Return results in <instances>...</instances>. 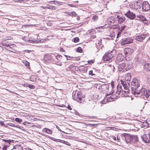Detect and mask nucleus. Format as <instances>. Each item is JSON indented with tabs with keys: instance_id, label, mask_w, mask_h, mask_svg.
Masks as SVG:
<instances>
[{
	"instance_id": "nucleus-1",
	"label": "nucleus",
	"mask_w": 150,
	"mask_h": 150,
	"mask_svg": "<svg viewBox=\"0 0 150 150\" xmlns=\"http://www.w3.org/2000/svg\"><path fill=\"white\" fill-rule=\"evenodd\" d=\"M134 94H140L142 96H145L146 98H148L150 96V90H146L145 88H142L139 91H136Z\"/></svg>"
},
{
	"instance_id": "nucleus-2",
	"label": "nucleus",
	"mask_w": 150,
	"mask_h": 150,
	"mask_svg": "<svg viewBox=\"0 0 150 150\" xmlns=\"http://www.w3.org/2000/svg\"><path fill=\"white\" fill-rule=\"evenodd\" d=\"M113 51H111L110 52L106 53L103 57V59L104 61L111 62L113 60L114 54Z\"/></svg>"
},
{
	"instance_id": "nucleus-3",
	"label": "nucleus",
	"mask_w": 150,
	"mask_h": 150,
	"mask_svg": "<svg viewBox=\"0 0 150 150\" xmlns=\"http://www.w3.org/2000/svg\"><path fill=\"white\" fill-rule=\"evenodd\" d=\"M85 98L84 96L82 94L81 92H79L75 94L74 96H73V99L74 100L81 103L82 99Z\"/></svg>"
},
{
	"instance_id": "nucleus-4",
	"label": "nucleus",
	"mask_w": 150,
	"mask_h": 150,
	"mask_svg": "<svg viewBox=\"0 0 150 150\" xmlns=\"http://www.w3.org/2000/svg\"><path fill=\"white\" fill-rule=\"evenodd\" d=\"M110 95L107 94L106 95V97L102 102L103 103H104L107 102L113 101L114 99L116 98L117 97V95L115 94H113L110 96Z\"/></svg>"
},
{
	"instance_id": "nucleus-5",
	"label": "nucleus",
	"mask_w": 150,
	"mask_h": 150,
	"mask_svg": "<svg viewBox=\"0 0 150 150\" xmlns=\"http://www.w3.org/2000/svg\"><path fill=\"white\" fill-rule=\"evenodd\" d=\"M131 78V76H121L119 77V79H120L122 84L126 83V81H127V83H129L130 80Z\"/></svg>"
},
{
	"instance_id": "nucleus-6",
	"label": "nucleus",
	"mask_w": 150,
	"mask_h": 150,
	"mask_svg": "<svg viewBox=\"0 0 150 150\" xmlns=\"http://www.w3.org/2000/svg\"><path fill=\"white\" fill-rule=\"evenodd\" d=\"M139 80L136 78H134L131 82V86L132 88L136 90L139 86Z\"/></svg>"
},
{
	"instance_id": "nucleus-7",
	"label": "nucleus",
	"mask_w": 150,
	"mask_h": 150,
	"mask_svg": "<svg viewBox=\"0 0 150 150\" xmlns=\"http://www.w3.org/2000/svg\"><path fill=\"white\" fill-rule=\"evenodd\" d=\"M109 86L107 84H104L99 86L98 87L99 90L103 93L108 92L109 91Z\"/></svg>"
},
{
	"instance_id": "nucleus-8",
	"label": "nucleus",
	"mask_w": 150,
	"mask_h": 150,
	"mask_svg": "<svg viewBox=\"0 0 150 150\" xmlns=\"http://www.w3.org/2000/svg\"><path fill=\"white\" fill-rule=\"evenodd\" d=\"M133 40L130 38H128L122 40L121 42V44L122 45H125L127 44L132 43Z\"/></svg>"
},
{
	"instance_id": "nucleus-9",
	"label": "nucleus",
	"mask_w": 150,
	"mask_h": 150,
	"mask_svg": "<svg viewBox=\"0 0 150 150\" xmlns=\"http://www.w3.org/2000/svg\"><path fill=\"white\" fill-rule=\"evenodd\" d=\"M134 52V50L131 48H125L124 50V53L126 55L125 58L127 59V56L131 55Z\"/></svg>"
},
{
	"instance_id": "nucleus-10",
	"label": "nucleus",
	"mask_w": 150,
	"mask_h": 150,
	"mask_svg": "<svg viewBox=\"0 0 150 150\" xmlns=\"http://www.w3.org/2000/svg\"><path fill=\"white\" fill-rule=\"evenodd\" d=\"M142 9L145 11H147L150 9V5L147 1H144L142 4Z\"/></svg>"
},
{
	"instance_id": "nucleus-11",
	"label": "nucleus",
	"mask_w": 150,
	"mask_h": 150,
	"mask_svg": "<svg viewBox=\"0 0 150 150\" xmlns=\"http://www.w3.org/2000/svg\"><path fill=\"white\" fill-rule=\"evenodd\" d=\"M125 15L126 16L131 20L134 19L136 16L135 14L134 13L130 12L129 10Z\"/></svg>"
},
{
	"instance_id": "nucleus-12",
	"label": "nucleus",
	"mask_w": 150,
	"mask_h": 150,
	"mask_svg": "<svg viewBox=\"0 0 150 150\" xmlns=\"http://www.w3.org/2000/svg\"><path fill=\"white\" fill-rule=\"evenodd\" d=\"M124 137L127 143H130L132 140V137L130 134H125Z\"/></svg>"
},
{
	"instance_id": "nucleus-13",
	"label": "nucleus",
	"mask_w": 150,
	"mask_h": 150,
	"mask_svg": "<svg viewBox=\"0 0 150 150\" xmlns=\"http://www.w3.org/2000/svg\"><path fill=\"white\" fill-rule=\"evenodd\" d=\"M147 35V34H143L139 35H137L136 37L135 40L139 41H142L146 37Z\"/></svg>"
},
{
	"instance_id": "nucleus-14",
	"label": "nucleus",
	"mask_w": 150,
	"mask_h": 150,
	"mask_svg": "<svg viewBox=\"0 0 150 150\" xmlns=\"http://www.w3.org/2000/svg\"><path fill=\"white\" fill-rule=\"evenodd\" d=\"M119 66L118 67L119 70L118 71L119 72L120 74H121V72H124V70L123 68H124L125 66V63L124 62L121 63L120 64L119 63Z\"/></svg>"
},
{
	"instance_id": "nucleus-15",
	"label": "nucleus",
	"mask_w": 150,
	"mask_h": 150,
	"mask_svg": "<svg viewBox=\"0 0 150 150\" xmlns=\"http://www.w3.org/2000/svg\"><path fill=\"white\" fill-rule=\"evenodd\" d=\"M124 58V57L122 54H119L117 57L116 62L117 64H119L120 62L123 61Z\"/></svg>"
},
{
	"instance_id": "nucleus-16",
	"label": "nucleus",
	"mask_w": 150,
	"mask_h": 150,
	"mask_svg": "<svg viewBox=\"0 0 150 150\" xmlns=\"http://www.w3.org/2000/svg\"><path fill=\"white\" fill-rule=\"evenodd\" d=\"M129 92L128 91V90H122L121 91L120 90V95L122 97H127L128 95V94L129 93Z\"/></svg>"
},
{
	"instance_id": "nucleus-17",
	"label": "nucleus",
	"mask_w": 150,
	"mask_h": 150,
	"mask_svg": "<svg viewBox=\"0 0 150 150\" xmlns=\"http://www.w3.org/2000/svg\"><path fill=\"white\" fill-rule=\"evenodd\" d=\"M116 18L117 19L118 23L119 24H121L125 20V17L120 15H117Z\"/></svg>"
},
{
	"instance_id": "nucleus-18",
	"label": "nucleus",
	"mask_w": 150,
	"mask_h": 150,
	"mask_svg": "<svg viewBox=\"0 0 150 150\" xmlns=\"http://www.w3.org/2000/svg\"><path fill=\"white\" fill-rule=\"evenodd\" d=\"M42 131L45 133H47L50 134H52L53 132L52 130L47 128H44L43 129Z\"/></svg>"
},
{
	"instance_id": "nucleus-19",
	"label": "nucleus",
	"mask_w": 150,
	"mask_h": 150,
	"mask_svg": "<svg viewBox=\"0 0 150 150\" xmlns=\"http://www.w3.org/2000/svg\"><path fill=\"white\" fill-rule=\"evenodd\" d=\"M142 6V4L137 2L134 4V8L136 10H137L138 9L141 8Z\"/></svg>"
},
{
	"instance_id": "nucleus-20",
	"label": "nucleus",
	"mask_w": 150,
	"mask_h": 150,
	"mask_svg": "<svg viewBox=\"0 0 150 150\" xmlns=\"http://www.w3.org/2000/svg\"><path fill=\"white\" fill-rule=\"evenodd\" d=\"M115 18L113 16H110L109 17L107 21L108 23L109 22L110 23H113L115 21Z\"/></svg>"
},
{
	"instance_id": "nucleus-21",
	"label": "nucleus",
	"mask_w": 150,
	"mask_h": 150,
	"mask_svg": "<svg viewBox=\"0 0 150 150\" xmlns=\"http://www.w3.org/2000/svg\"><path fill=\"white\" fill-rule=\"evenodd\" d=\"M122 86L124 87V90L126 91L128 90V91H130V86H129V83H127V84L126 83H125L124 84H122Z\"/></svg>"
},
{
	"instance_id": "nucleus-22",
	"label": "nucleus",
	"mask_w": 150,
	"mask_h": 150,
	"mask_svg": "<svg viewBox=\"0 0 150 150\" xmlns=\"http://www.w3.org/2000/svg\"><path fill=\"white\" fill-rule=\"evenodd\" d=\"M23 147L20 145H16L14 146L11 150H23Z\"/></svg>"
},
{
	"instance_id": "nucleus-23",
	"label": "nucleus",
	"mask_w": 150,
	"mask_h": 150,
	"mask_svg": "<svg viewBox=\"0 0 150 150\" xmlns=\"http://www.w3.org/2000/svg\"><path fill=\"white\" fill-rule=\"evenodd\" d=\"M144 69L147 71H150V64L147 63L144 65Z\"/></svg>"
},
{
	"instance_id": "nucleus-24",
	"label": "nucleus",
	"mask_w": 150,
	"mask_h": 150,
	"mask_svg": "<svg viewBox=\"0 0 150 150\" xmlns=\"http://www.w3.org/2000/svg\"><path fill=\"white\" fill-rule=\"evenodd\" d=\"M29 42L30 43H40L42 41L41 40H39L37 39H33L32 40H29Z\"/></svg>"
},
{
	"instance_id": "nucleus-25",
	"label": "nucleus",
	"mask_w": 150,
	"mask_h": 150,
	"mask_svg": "<svg viewBox=\"0 0 150 150\" xmlns=\"http://www.w3.org/2000/svg\"><path fill=\"white\" fill-rule=\"evenodd\" d=\"M138 18L141 20L143 22H146L147 21L146 19L142 15H139L137 16Z\"/></svg>"
},
{
	"instance_id": "nucleus-26",
	"label": "nucleus",
	"mask_w": 150,
	"mask_h": 150,
	"mask_svg": "<svg viewBox=\"0 0 150 150\" xmlns=\"http://www.w3.org/2000/svg\"><path fill=\"white\" fill-rule=\"evenodd\" d=\"M36 76H31L30 77V80L32 81H34L36 80Z\"/></svg>"
},
{
	"instance_id": "nucleus-27",
	"label": "nucleus",
	"mask_w": 150,
	"mask_h": 150,
	"mask_svg": "<svg viewBox=\"0 0 150 150\" xmlns=\"http://www.w3.org/2000/svg\"><path fill=\"white\" fill-rule=\"evenodd\" d=\"M133 139L134 142H135L138 141L139 139L137 136H134L132 137Z\"/></svg>"
},
{
	"instance_id": "nucleus-28",
	"label": "nucleus",
	"mask_w": 150,
	"mask_h": 150,
	"mask_svg": "<svg viewBox=\"0 0 150 150\" xmlns=\"http://www.w3.org/2000/svg\"><path fill=\"white\" fill-rule=\"evenodd\" d=\"M51 57H52V56L50 55H47L45 56L44 58L45 60H49V59H50Z\"/></svg>"
},
{
	"instance_id": "nucleus-29",
	"label": "nucleus",
	"mask_w": 150,
	"mask_h": 150,
	"mask_svg": "<svg viewBox=\"0 0 150 150\" xmlns=\"http://www.w3.org/2000/svg\"><path fill=\"white\" fill-rule=\"evenodd\" d=\"M55 57L58 61H60L62 59V56L60 55H57Z\"/></svg>"
},
{
	"instance_id": "nucleus-30",
	"label": "nucleus",
	"mask_w": 150,
	"mask_h": 150,
	"mask_svg": "<svg viewBox=\"0 0 150 150\" xmlns=\"http://www.w3.org/2000/svg\"><path fill=\"white\" fill-rule=\"evenodd\" d=\"M142 125L144 127H149V125L147 123V120L146 122H144L143 123Z\"/></svg>"
},
{
	"instance_id": "nucleus-31",
	"label": "nucleus",
	"mask_w": 150,
	"mask_h": 150,
	"mask_svg": "<svg viewBox=\"0 0 150 150\" xmlns=\"http://www.w3.org/2000/svg\"><path fill=\"white\" fill-rule=\"evenodd\" d=\"M98 18V16L97 15H94L92 17V19L94 21H97Z\"/></svg>"
},
{
	"instance_id": "nucleus-32",
	"label": "nucleus",
	"mask_w": 150,
	"mask_h": 150,
	"mask_svg": "<svg viewBox=\"0 0 150 150\" xmlns=\"http://www.w3.org/2000/svg\"><path fill=\"white\" fill-rule=\"evenodd\" d=\"M76 51L77 52L81 53L82 52V49L81 47H78L77 48Z\"/></svg>"
},
{
	"instance_id": "nucleus-33",
	"label": "nucleus",
	"mask_w": 150,
	"mask_h": 150,
	"mask_svg": "<svg viewBox=\"0 0 150 150\" xmlns=\"http://www.w3.org/2000/svg\"><path fill=\"white\" fill-rule=\"evenodd\" d=\"M79 39L78 37H76L73 39V41L74 42H78L79 41Z\"/></svg>"
},
{
	"instance_id": "nucleus-34",
	"label": "nucleus",
	"mask_w": 150,
	"mask_h": 150,
	"mask_svg": "<svg viewBox=\"0 0 150 150\" xmlns=\"http://www.w3.org/2000/svg\"><path fill=\"white\" fill-rule=\"evenodd\" d=\"M107 128H109L111 130L114 131H117L118 130V129L114 127H108Z\"/></svg>"
},
{
	"instance_id": "nucleus-35",
	"label": "nucleus",
	"mask_w": 150,
	"mask_h": 150,
	"mask_svg": "<svg viewBox=\"0 0 150 150\" xmlns=\"http://www.w3.org/2000/svg\"><path fill=\"white\" fill-rule=\"evenodd\" d=\"M28 87L29 88L32 89H33L35 88V86H34L32 85L29 84Z\"/></svg>"
},
{
	"instance_id": "nucleus-36",
	"label": "nucleus",
	"mask_w": 150,
	"mask_h": 150,
	"mask_svg": "<svg viewBox=\"0 0 150 150\" xmlns=\"http://www.w3.org/2000/svg\"><path fill=\"white\" fill-rule=\"evenodd\" d=\"M15 120L18 122H21L22 121V120L21 119L18 118H15Z\"/></svg>"
},
{
	"instance_id": "nucleus-37",
	"label": "nucleus",
	"mask_w": 150,
	"mask_h": 150,
	"mask_svg": "<svg viewBox=\"0 0 150 150\" xmlns=\"http://www.w3.org/2000/svg\"><path fill=\"white\" fill-rule=\"evenodd\" d=\"M97 44H98V45H100L102 44L101 40L100 39L98 41V42L97 43H96V45H97Z\"/></svg>"
},
{
	"instance_id": "nucleus-38",
	"label": "nucleus",
	"mask_w": 150,
	"mask_h": 150,
	"mask_svg": "<svg viewBox=\"0 0 150 150\" xmlns=\"http://www.w3.org/2000/svg\"><path fill=\"white\" fill-rule=\"evenodd\" d=\"M126 26H123L120 28L119 30L122 32V31L125 29Z\"/></svg>"
},
{
	"instance_id": "nucleus-39",
	"label": "nucleus",
	"mask_w": 150,
	"mask_h": 150,
	"mask_svg": "<svg viewBox=\"0 0 150 150\" xmlns=\"http://www.w3.org/2000/svg\"><path fill=\"white\" fill-rule=\"evenodd\" d=\"M1 44L2 45L4 46H6V47H9L10 46V45H8V44L7 45L4 42H1Z\"/></svg>"
},
{
	"instance_id": "nucleus-40",
	"label": "nucleus",
	"mask_w": 150,
	"mask_h": 150,
	"mask_svg": "<svg viewBox=\"0 0 150 150\" xmlns=\"http://www.w3.org/2000/svg\"><path fill=\"white\" fill-rule=\"evenodd\" d=\"M60 4H60V2L57 1H55L54 4L56 5H60Z\"/></svg>"
},
{
	"instance_id": "nucleus-41",
	"label": "nucleus",
	"mask_w": 150,
	"mask_h": 150,
	"mask_svg": "<svg viewBox=\"0 0 150 150\" xmlns=\"http://www.w3.org/2000/svg\"><path fill=\"white\" fill-rule=\"evenodd\" d=\"M109 37H108L109 39H113V38H114V37L111 34H110V35L109 36Z\"/></svg>"
},
{
	"instance_id": "nucleus-42",
	"label": "nucleus",
	"mask_w": 150,
	"mask_h": 150,
	"mask_svg": "<svg viewBox=\"0 0 150 150\" xmlns=\"http://www.w3.org/2000/svg\"><path fill=\"white\" fill-rule=\"evenodd\" d=\"M109 37H108L109 39H113V38H114V37L111 34H110V35L109 36Z\"/></svg>"
},
{
	"instance_id": "nucleus-43",
	"label": "nucleus",
	"mask_w": 150,
	"mask_h": 150,
	"mask_svg": "<svg viewBox=\"0 0 150 150\" xmlns=\"http://www.w3.org/2000/svg\"><path fill=\"white\" fill-rule=\"evenodd\" d=\"M64 56L67 58V60L71 59L73 58L72 57L70 56H68L66 55H64Z\"/></svg>"
},
{
	"instance_id": "nucleus-44",
	"label": "nucleus",
	"mask_w": 150,
	"mask_h": 150,
	"mask_svg": "<svg viewBox=\"0 0 150 150\" xmlns=\"http://www.w3.org/2000/svg\"><path fill=\"white\" fill-rule=\"evenodd\" d=\"M121 33L122 32L119 30L117 34V38H118L119 37H120L121 36Z\"/></svg>"
},
{
	"instance_id": "nucleus-45",
	"label": "nucleus",
	"mask_w": 150,
	"mask_h": 150,
	"mask_svg": "<svg viewBox=\"0 0 150 150\" xmlns=\"http://www.w3.org/2000/svg\"><path fill=\"white\" fill-rule=\"evenodd\" d=\"M56 127V128H57V129H58V130L59 131H60V132H62V133H65V132H64V131H62V130H61V129L59 128V127L58 126H57Z\"/></svg>"
},
{
	"instance_id": "nucleus-46",
	"label": "nucleus",
	"mask_w": 150,
	"mask_h": 150,
	"mask_svg": "<svg viewBox=\"0 0 150 150\" xmlns=\"http://www.w3.org/2000/svg\"><path fill=\"white\" fill-rule=\"evenodd\" d=\"M149 137L150 139H146L145 140H144V141L146 142V143H149L150 142V133L149 134Z\"/></svg>"
},
{
	"instance_id": "nucleus-47",
	"label": "nucleus",
	"mask_w": 150,
	"mask_h": 150,
	"mask_svg": "<svg viewBox=\"0 0 150 150\" xmlns=\"http://www.w3.org/2000/svg\"><path fill=\"white\" fill-rule=\"evenodd\" d=\"M74 67H75L72 65H71L69 67V68L71 70L74 69Z\"/></svg>"
},
{
	"instance_id": "nucleus-48",
	"label": "nucleus",
	"mask_w": 150,
	"mask_h": 150,
	"mask_svg": "<svg viewBox=\"0 0 150 150\" xmlns=\"http://www.w3.org/2000/svg\"><path fill=\"white\" fill-rule=\"evenodd\" d=\"M58 141H57V142H61L62 143L64 144L65 143V141L63 140H61L60 139H58Z\"/></svg>"
},
{
	"instance_id": "nucleus-49",
	"label": "nucleus",
	"mask_w": 150,
	"mask_h": 150,
	"mask_svg": "<svg viewBox=\"0 0 150 150\" xmlns=\"http://www.w3.org/2000/svg\"><path fill=\"white\" fill-rule=\"evenodd\" d=\"M88 73L89 75H95V74L93 73V71L92 70L90 71Z\"/></svg>"
},
{
	"instance_id": "nucleus-50",
	"label": "nucleus",
	"mask_w": 150,
	"mask_h": 150,
	"mask_svg": "<svg viewBox=\"0 0 150 150\" xmlns=\"http://www.w3.org/2000/svg\"><path fill=\"white\" fill-rule=\"evenodd\" d=\"M147 123L149 125V127H150V118H149L147 120Z\"/></svg>"
},
{
	"instance_id": "nucleus-51",
	"label": "nucleus",
	"mask_w": 150,
	"mask_h": 150,
	"mask_svg": "<svg viewBox=\"0 0 150 150\" xmlns=\"http://www.w3.org/2000/svg\"><path fill=\"white\" fill-rule=\"evenodd\" d=\"M8 125L12 127H15L14 124L12 123H10L8 124Z\"/></svg>"
},
{
	"instance_id": "nucleus-52",
	"label": "nucleus",
	"mask_w": 150,
	"mask_h": 150,
	"mask_svg": "<svg viewBox=\"0 0 150 150\" xmlns=\"http://www.w3.org/2000/svg\"><path fill=\"white\" fill-rule=\"evenodd\" d=\"M29 64L30 63L29 62H26L25 63V65L28 68V67H29Z\"/></svg>"
},
{
	"instance_id": "nucleus-53",
	"label": "nucleus",
	"mask_w": 150,
	"mask_h": 150,
	"mask_svg": "<svg viewBox=\"0 0 150 150\" xmlns=\"http://www.w3.org/2000/svg\"><path fill=\"white\" fill-rule=\"evenodd\" d=\"M131 63H130V64L128 63V64L127 66L128 67V69H131V67H132V65H131Z\"/></svg>"
},
{
	"instance_id": "nucleus-54",
	"label": "nucleus",
	"mask_w": 150,
	"mask_h": 150,
	"mask_svg": "<svg viewBox=\"0 0 150 150\" xmlns=\"http://www.w3.org/2000/svg\"><path fill=\"white\" fill-rule=\"evenodd\" d=\"M7 145L4 146L2 148V150H7Z\"/></svg>"
},
{
	"instance_id": "nucleus-55",
	"label": "nucleus",
	"mask_w": 150,
	"mask_h": 150,
	"mask_svg": "<svg viewBox=\"0 0 150 150\" xmlns=\"http://www.w3.org/2000/svg\"><path fill=\"white\" fill-rule=\"evenodd\" d=\"M16 1H23V2H26L28 1V0H15Z\"/></svg>"
},
{
	"instance_id": "nucleus-56",
	"label": "nucleus",
	"mask_w": 150,
	"mask_h": 150,
	"mask_svg": "<svg viewBox=\"0 0 150 150\" xmlns=\"http://www.w3.org/2000/svg\"><path fill=\"white\" fill-rule=\"evenodd\" d=\"M94 61L93 60H91L90 61H89L88 62V64H91L92 63H93Z\"/></svg>"
},
{
	"instance_id": "nucleus-57",
	"label": "nucleus",
	"mask_w": 150,
	"mask_h": 150,
	"mask_svg": "<svg viewBox=\"0 0 150 150\" xmlns=\"http://www.w3.org/2000/svg\"><path fill=\"white\" fill-rule=\"evenodd\" d=\"M64 144H66L67 145H68L69 146H70L71 145L70 143H69L67 142H66V141H65V143H64Z\"/></svg>"
},
{
	"instance_id": "nucleus-58",
	"label": "nucleus",
	"mask_w": 150,
	"mask_h": 150,
	"mask_svg": "<svg viewBox=\"0 0 150 150\" xmlns=\"http://www.w3.org/2000/svg\"><path fill=\"white\" fill-rule=\"evenodd\" d=\"M68 5L71 7H76V6L74 4H68Z\"/></svg>"
},
{
	"instance_id": "nucleus-59",
	"label": "nucleus",
	"mask_w": 150,
	"mask_h": 150,
	"mask_svg": "<svg viewBox=\"0 0 150 150\" xmlns=\"http://www.w3.org/2000/svg\"><path fill=\"white\" fill-rule=\"evenodd\" d=\"M28 85H29V84L27 83H24V84H23V86L25 87H28Z\"/></svg>"
},
{
	"instance_id": "nucleus-60",
	"label": "nucleus",
	"mask_w": 150,
	"mask_h": 150,
	"mask_svg": "<svg viewBox=\"0 0 150 150\" xmlns=\"http://www.w3.org/2000/svg\"><path fill=\"white\" fill-rule=\"evenodd\" d=\"M30 124V123L27 122H24L23 123V124L24 125H28Z\"/></svg>"
},
{
	"instance_id": "nucleus-61",
	"label": "nucleus",
	"mask_w": 150,
	"mask_h": 150,
	"mask_svg": "<svg viewBox=\"0 0 150 150\" xmlns=\"http://www.w3.org/2000/svg\"><path fill=\"white\" fill-rule=\"evenodd\" d=\"M67 108L68 109H69L70 110H71L72 109V108L69 105H68Z\"/></svg>"
},
{
	"instance_id": "nucleus-62",
	"label": "nucleus",
	"mask_w": 150,
	"mask_h": 150,
	"mask_svg": "<svg viewBox=\"0 0 150 150\" xmlns=\"http://www.w3.org/2000/svg\"><path fill=\"white\" fill-rule=\"evenodd\" d=\"M71 14L74 16H75L76 15V13L74 12H73L71 13Z\"/></svg>"
},
{
	"instance_id": "nucleus-63",
	"label": "nucleus",
	"mask_w": 150,
	"mask_h": 150,
	"mask_svg": "<svg viewBox=\"0 0 150 150\" xmlns=\"http://www.w3.org/2000/svg\"><path fill=\"white\" fill-rule=\"evenodd\" d=\"M31 116H30V115H27L26 116V117L28 119H30V117H31Z\"/></svg>"
},
{
	"instance_id": "nucleus-64",
	"label": "nucleus",
	"mask_w": 150,
	"mask_h": 150,
	"mask_svg": "<svg viewBox=\"0 0 150 150\" xmlns=\"http://www.w3.org/2000/svg\"><path fill=\"white\" fill-rule=\"evenodd\" d=\"M60 51L61 52H64L65 51L62 48H61L60 49Z\"/></svg>"
}]
</instances>
